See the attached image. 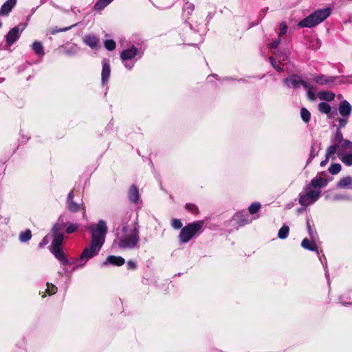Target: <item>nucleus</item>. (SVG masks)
<instances>
[{
	"instance_id": "1",
	"label": "nucleus",
	"mask_w": 352,
	"mask_h": 352,
	"mask_svg": "<svg viewBox=\"0 0 352 352\" xmlns=\"http://www.w3.org/2000/svg\"><path fill=\"white\" fill-rule=\"evenodd\" d=\"M89 230L91 232V244L83 250L79 258L83 262L82 265L99 253L105 241L107 227L105 221L100 220L97 224L91 226Z\"/></svg>"
},
{
	"instance_id": "2",
	"label": "nucleus",
	"mask_w": 352,
	"mask_h": 352,
	"mask_svg": "<svg viewBox=\"0 0 352 352\" xmlns=\"http://www.w3.org/2000/svg\"><path fill=\"white\" fill-rule=\"evenodd\" d=\"M118 245L123 249H133L139 242L138 226L134 223L132 228L122 226L120 232L118 233Z\"/></svg>"
},
{
	"instance_id": "3",
	"label": "nucleus",
	"mask_w": 352,
	"mask_h": 352,
	"mask_svg": "<svg viewBox=\"0 0 352 352\" xmlns=\"http://www.w3.org/2000/svg\"><path fill=\"white\" fill-rule=\"evenodd\" d=\"M331 13V9H319L298 23L300 28H313L324 21Z\"/></svg>"
},
{
	"instance_id": "4",
	"label": "nucleus",
	"mask_w": 352,
	"mask_h": 352,
	"mask_svg": "<svg viewBox=\"0 0 352 352\" xmlns=\"http://www.w3.org/2000/svg\"><path fill=\"white\" fill-rule=\"evenodd\" d=\"M204 224V221H196L182 228L179 235L180 242L182 243H188L200 232Z\"/></svg>"
},
{
	"instance_id": "5",
	"label": "nucleus",
	"mask_w": 352,
	"mask_h": 352,
	"mask_svg": "<svg viewBox=\"0 0 352 352\" xmlns=\"http://www.w3.org/2000/svg\"><path fill=\"white\" fill-rule=\"evenodd\" d=\"M338 157L346 166H352V142L342 140L338 145Z\"/></svg>"
},
{
	"instance_id": "6",
	"label": "nucleus",
	"mask_w": 352,
	"mask_h": 352,
	"mask_svg": "<svg viewBox=\"0 0 352 352\" xmlns=\"http://www.w3.org/2000/svg\"><path fill=\"white\" fill-rule=\"evenodd\" d=\"M321 190L312 189L311 186H306L304 191L300 193L298 197L299 204L304 207H307L315 203L320 197Z\"/></svg>"
},
{
	"instance_id": "7",
	"label": "nucleus",
	"mask_w": 352,
	"mask_h": 352,
	"mask_svg": "<svg viewBox=\"0 0 352 352\" xmlns=\"http://www.w3.org/2000/svg\"><path fill=\"white\" fill-rule=\"evenodd\" d=\"M284 84L290 88L297 89L300 86L308 87V82L302 80L298 75H292L284 80Z\"/></svg>"
},
{
	"instance_id": "8",
	"label": "nucleus",
	"mask_w": 352,
	"mask_h": 352,
	"mask_svg": "<svg viewBox=\"0 0 352 352\" xmlns=\"http://www.w3.org/2000/svg\"><path fill=\"white\" fill-rule=\"evenodd\" d=\"M60 227L58 225H56L52 228V232L54 234V239L51 245V249L61 248L63 241V234L59 232Z\"/></svg>"
},
{
	"instance_id": "9",
	"label": "nucleus",
	"mask_w": 352,
	"mask_h": 352,
	"mask_svg": "<svg viewBox=\"0 0 352 352\" xmlns=\"http://www.w3.org/2000/svg\"><path fill=\"white\" fill-rule=\"evenodd\" d=\"M22 31L23 29L20 30L18 26H15L12 28L6 36L7 45L11 46L14 42H16L19 38Z\"/></svg>"
},
{
	"instance_id": "10",
	"label": "nucleus",
	"mask_w": 352,
	"mask_h": 352,
	"mask_svg": "<svg viewBox=\"0 0 352 352\" xmlns=\"http://www.w3.org/2000/svg\"><path fill=\"white\" fill-rule=\"evenodd\" d=\"M336 77L319 74L314 76L313 80L319 85L324 86L334 83Z\"/></svg>"
},
{
	"instance_id": "11",
	"label": "nucleus",
	"mask_w": 352,
	"mask_h": 352,
	"mask_svg": "<svg viewBox=\"0 0 352 352\" xmlns=\"http://www.w3.org/2000/svg\"><path fill=\"white\" fill-rule=\"evenodd\" d=\"M327 183V180L325 178L317 176L311 179L308 186H311L312 189L320 190V188L325 187Z\"/></svg>"
},
{
	"instance_id": "12",
	"label": "nucleus",
	"mask_w": 352,
	"mask_h": 352,
	"mask_svg": "<svg viewBox=\"0 0 352 352\" xmlns=\"http://www.w3.org/2000/svg\"><path fill=\"white\" fill-rule=\"evenodd\" d=\"M338 111L343 117L348 118L352 111V107L346 100H343L340 103Z\"/></svg>"
},
{
	"instance_id": "13",
	"label": "nucleus",
	"mask_w": 352,
	"mask_h": 352,
	"mask_svg": "<svg viewBox=\"0 0 352 352\" xmlns=\"http://www.w3.org/2000/svg\"><path fill=\"white\" fill-rule=\"evenodd\" d=\"M16 3V0H7L0 9V16H8Z\"/></svg>"
},
{
	"instance_id": "14",
	"label": "nucleus",
	"mask_w": 352,
	"mask_h": 352,
	"mask_svg": "<svg viewBox=\"0 0 352 352\" xmlns=\"http://www.w3.org/2000/svg\"><path fill=\"white\" fill-rule=\"evenodd\" d=\"M138 54V49L132 47L121 52L120 58L123 62L132 60Z\"/></svg>"
},
{
	"instance_id": "15",
	"label": "nucleus",
	"mask_w": 352,
	"mask_h": 352,
	"mask_svg": "<svg viewBox=\"0 0 352 352\" xmlns=\"http://www.w3.org/2000/svg\"><path fill=\"white\" fill-rule=\"evenodd\" d=\"M125 263V260L122 256H109L106 261L103 262V265H107L108 264L121 266L124 265Z\"/></svg>"
},
{
	"instance_id": "16",
	"label": "nucleus",
	"mask_w": 352,
	"mask_h": 352,
	"mask_svg": "<svg viewBox=\"0 0 352 352\" xmlns=\"http://www.w3.org/2000/svg\"><path fill=\"white\" fill-rule=\"evenodd\" d=\"M50 250L54 256L60 261L63 265H66L69 264V261L67 259L62 248H54Z\"/></svg>"
},
{
	"instance_id": "17",
	"label": "nucleus",
	"mask_w": 352,
	"mask_h": 352,
	"mask_svg": "<svg viewBox=\"0 0 352 352\" xmlns=\"http://www.w3.org/2000/svg\"><path fill=\"white\" fill-rule=\"evenodd\" d=\"M84 43L92 49H97L99 47V41L98 38L94 34L85 35L83 38Z\"/></svg>"
},
{
	"instance_id": "18",
	"label": "nucleus",
	"mask_w": 352,
	"mask_h": 352,
	"mask_svg": "<svg viewBox=\"0 0 352 352\" xmlns=\"http://www.w3.org/2000/svg\"><path fill=\"white\" fill-rule=\"evenodd\" d=\"M111 69H110V65L109 63L106 61L103 60L102 62V85H105L107 82L108 81V79L110 76Z\"/></svg>"
},
{
	"instance_id": "19",
	"label": "nucleus",
	"mask_w": 352,
	"mask_h": 352,
	"mask_svg": "<svg viewBox=\"0 0 352 352\" xmlns=\"http://www.w3.org/2000/svg\"><path fill=\"white\" fill-rule=\"evenodd\" d=\"M194 10L195 6L193 3L188 1L185 2L182 8V16L186 21L189 19Z\"/></svg>"
},
{
	"instance_id": "20",
	"label": "nucleus",
	"mask_w": 352,
	"mask_h": 352,
	"mask_svg": "<svg viewBox=\"0 0 352 352\" xmlns=\"http://www.w3.org/2000/svg\"><path fill=\"white\" fill-rule=\"evenodd\" d=\"M128 197L130 201L135 204L138 203L140 198V195L138 189L135 185H133L130 187L128 192Z\"/></svg>"
},
{
	"instance_id": "21",
	"label": "nucleus",
	"mask_w": 352,
	"mask_h": 352,
	"mask_svg": "<svg viewBox=\"0 0 352 352\" xmlns=\"http://www.w3.org/2000/svg\"><path fill=\"white\" fill-rule=\"evenodd\" d=\"M320 150V144L317 141H313L311 147V151L309 157L307 161V164L311 162V160L318 155L319 151Z\"/></svg>"
},
{
	"instance_id": "22",
	"label": "nucleus",
	"mask_w": 352,
	"mask_h": 352,
	"mask_svg": "<svg viewBox=\"0 0 352 352\" xmlns=\"http://www.w3.org/2000/svg\"><path fill=\"white\" fill-rule=\"evenodd\" d=\"M74 192L71 191L67 196V207L72 212H77L79 210V205L73 201Z\"/></svg>"
},
{
	"instance_id": "23",
	"label": "nucleus",
	"mask_w": 352,
	"mask_h": 352,
	"mask_svg": "<svg viewBox=\"0 0 352 352\" xmlns=\"http://www.w3.org/2000/svg\"><path fill=\"white\" fill-rule=\"evenodd\" d=\"M312 242H310L309 239L307 238L304 239L301 242V246L306 250H309L310 251H315L318 254V250L316 245L314 242V241H311Z\"/></svg>"
},
{
	"instance_id": "24",
	"label": "nucleus",
	"mask_w": 352,
	"mask_h": 352,
	"mask_svg": "<svg viewBox=\"0 0 352 352\" xmlns=\"http://www.w3.org/2000/svg\"><path fill=\"white\" fill-rule=\"evenodd\" d=\"M318 98L324 101H332L335 98V94L331 91H322L317 94Z\"/></svg>"
},
{
	"instance_id": "25",
	"label": "nucleus",
	"mask_w": 352,
	"mask_h": 352,
	"mask_svg": "<svg viewBox=\"0 0 352 352\" xmlns=\"http://www.w3.org/2000/svg\"><path fill=\"white\" fill-rule=\"evenodd\" d=\"M32 49L37 56H44L43 46L40 41H34L32 45Z\"/></svg>"
},
{
	"instance_id": "26",
	"label": "nucleus",
	"mask_w": 352,
	"mask_h": 352,
	"mask_svg": "<svg viewBox=\"0 0 352 352\" xmlns=\"http://www.w3.org/2000/svg\"><path fill=\"white\" fill-rule=\"evenodd\" d=\"M338 186L342 188H352V177L349 176L343 177L339 181Z\"/></svg>"
},
{
	"instance_id": "27",
	"label": "nucleus",
	"mask_w": 352,
	"mask_h": 352,
	"mask_svg": "<svg viewBox=\"0 0 352 352\" xmlns=\"http://www.w3.org/2000/svg\"><path fill=\"white\" fill-rule=\"evenodd\" d=\"M318 110L320 113L327 114L329 118H331L330 113L331 107L328 103L324 102H321L320 103H319Z\"/></svg>"
},
{
	"instance_id": "28",
	"label": "nucleus",
	"mask_w": 352,
	"mask_h": 352,
	"mask_svg": "<svg viewBox=\"0 0 352 352\" xmlns=\"http://www.w3.org/2000/svg\"><path fill=\"white\" fill-rule=\"evenodd\" d=\"M308 87H304L307 90V96L309 100L314 101L316 99V95L314 91V87L308 82Z\"/></svg>"
},
{
	"instance_id": "29",
	"label": "nucleus",
	"mask_w": 352,
	"mask_h": 352,
	"mask_svg": "<svg viewBox=\"0 0 352 352\" xmlns=\"http://www.w3.org/2000/svg\"><path fill=\"white\" fill-rule=\"evenodd\" d=\"M113 0H98L94 6L96 10H102Z\"/></svg>"
},
{
	"instance_id": "30",
	"label": "nucleus",
	"mask_w": 352,
	"mask_h": 352,
	"mask_svg": "<svg viewBox=\"0 0 352 352\" xmlns=\"http://www.w3.org/2000/svg\"><path fill=\"white\" fill-rule=\"evenodd\" d=\"M289 231V228L287 226H286V225L283 226L278 231V238H280L281 239H286L288 236Z\"/></svg>"
},
{
	"instance_id": "31",
	"label": "nucleus",
	"mask_w": 352,
	"mask_h": 352,
	"mask_svg": "<svg viewBox=\"0 0 352 352\" xmlns=\"http://www.w3.org/2000/svg\"><path fill=\"white\" fill-rule=\"evenodd\" d=\"M31 237L32 233L30 230H26L25 232H21L19 234V240L23 243L28 241Z\"/></svg>"
},
{
	"instance_id": "32",
	"label": "nucleus",
	"mask_w": 352,
	"mask_h": 352,
	"mask_svg": "<svg viewBox=\"0 0 352 352\" xmlns=\"http://www.w3.org/2000/svg\"><path fill=\"white\" fill-rule=\"evenodd\" d=\"M300 116H301L302 120L305 122H308L311 118V114H310L309 111L305 107L301 108Z\"/></svg>"
},
{
	"instance_id": "33",
	"label": "nucleus",
	"mask_w": 352,
	"mask_h": 352,
	"mask_svg": "<svg viewBox=\"0 0 352 352\" xmlns=\"http://www.w3.org/2000/svg\"><path fill=\"white\" fill-rule=\"evenodd\" d=\"M341 170V165L338 163L333 164L329 168V171L332 175H336Z\"/></svg>"
},
{
	"instance_id": "34",
	"label": "nucleus",
	"mask_w": 352,
	"mask_h": 352,
	"mask_svg": "<svg viewBox=\"0 0 352 352\" xmlns=\"http://www.w3.org/2000/svg\"><path fill=\"white\" fill-rule=\"evenodd\" d=\"M261 206V204L258 202L252 204L248 208L249 212L252 214L256 213L260 210Z\"/></svg>"
},
{
	"instance_id": "35",
	"label": "nucleus",
	"mask_w": 352,
	"mask_h": 352,
	"mask_svg": "<svg viewBox=\"0 0 352 352\" xmlns=\"http://www.w3.org/2000/svg\"><path fill=\"white\" fill-rule=\"evenodd\" d=\"M336 153H338V146L331 145L327 147L325 155L330 157L331 156L333 155Z\"/></svg>"
},
{
	"instance_id": "36",
	"label": "nucleus",
	"mask_w": 352,
	"mask_h": 352,
	"mask_svg": "<svg viewBox=\"0 0 352 352\" xmlns=\"http://www.w3.org/2000/svg\"><path fill=\"white\" fill-rule=\"evenodd\" d=\"M307 227L308 232H309V234L310 236L311 241H314L317 237V233L315 230H313L311 229V225H310V223L309 221H307Z\"/></svg>"
},
{
	"instance_id": "37",
	"label": "nucleus",
	"mask_w": 352,
	"mask_h": 352,
	"mask_svg": "<svg viewBox=\"0 0 352 352\" xmlns=\"http://www.w3.org/2000/svg\"><path fill=\"white\" fill-rule=\"evenodd\" d=\"M104 44L105 48L109 51L113 50L116 47V43L113 40H106Z\"/></svg>"
},
{
	"instance_id": "38",
	"label": "nucleus",
	"mask_w": 352,
	"mask_h": 352,
	"mask_svg": "<svg viewBox=\"0 0 352 352\" xmlns=\"http://www.w3.org/2000/svg\"><path fill=\"white\" fill-rule=\"evenodd\" d=\"M186 210L193 214H197L199 212L197 206L192 204H186L185 206Z\"/></svg>"
},
{
	"instance_id": "39",
	"label": "nucleus",
	"mask_w": 352,
	"mask_h": 352,
	"mask_svg": "<svg viewBox=\"0 0 352 352\" xmlns=\"http://www.w3.org/2000/svg\"><path fill=\"white\" fill-rule=\"evenodd\" d=\"M171 225H172L173 228L176 230L182 228V226H183L181 220L179 219H173L172 220Z\"/></svg>"
},
{
	"instance_id": "40",
	"label": "nucleus",
	"mask_w": 352,
	"mask_h": 352,
	"mask_svg": "<svg viewBox=\"0 0 352 352\" xmlns=\"http://www.w3.org/2000/svg\"><path fill=\"white\" fill-rule=\"evenodd\" d=\"M78 223H73L68 226V227L66 229V232L68 234H72L78 228Z\"/></svg>"
},
{
	"instance_id": "41",
	"label": "nucleus",
	"mask_w": 352,
	"mask_h": 352,
	"mask_svg": "<svg viewBox=\"0 0 352 352\" xmlns=\"http://www.w3.org/2000/svg\"><path fill=\"white\" fill-rule=\"evenodd\" d=\"M57 288L55 285L47 284V288L46 289V292L48 293L49 295L55 294Z\"/></svg>"
},
{
	"instance_id": "42",
	"label": "nucleus",
	"mask_w": 352,
	"mask_h": 352,
	"mask_svg": "<svg viewBox=\"0 0 352 352\" xmlns=\"http://www.w3.org/2000/svg\"><path fill=\"white\" fill-rule=\"evenodd\" d=\"M287 25L283 22L280 25V35L282 36L285 34L287 32Z\"/></svg>"
},
{
	"instance_id": "43",
	"label": "nucleus",
	"mask_w": 352,
	"mask_h": 352,
	"mask_svg": "<svg viewBox=\"0 0 352 352\" xmlns=\"http://www.w3.org/2000/svg\"><path fill=\"white\" fill-rule=\"evenodd\" d=\"M126 266L128 270H133L136 268L137 265L134 261L130 260L127 262Z\"/></svg>"
},
{
	"instance_id": "44",
	"label": "nucleus",
	"mask_w": 352,
	"mask_h": 352,
	"mask_svg": "<svg viewBox=\"0 0 352 352\" xmlns=\"http://www.w3.org/2000/svg\"><path fill=\"white\" fill-rule=\"evenodd\" d=\"M347 119L348 118L344 117L342 118H339L338 122H339V126L340 128L344 127L347 123Z\"/></svg>"
},
{
	"instance_id": "45",
	"label": "nucleus",
	"mask_w": 352,
	"mask_h": 352,
	"mask_svg": "<svg viewBox=\"0 0 352 352\" xmlns=\"http://www.w3.org/2000/svg\"><path fill=\"white\" fill-rule=\"evenodd\" d=\"M49 243V237L48 236H45L42 241L39 243V248H42Z\"/></svg>"
},
{
	"instance_id": "46",
	"label": "nucleus",
	"mask_w": 352,
	"mask_h": 352,
	"mask_svg": "<svg viewBox=\"0 0 352 352\" xmlns=\"http://www.w3.org/2000/svg\"><path fill=\"white\" fill-rule=\"evenodd\" d=\"M75 25H76V24H75V25H71V26H69V27H67V28H63V29H59V30L56 29V30H54L52 31V33H53V34H55V33H57V32H65V31H67V30H70L72 28L74 27Z\"/></svg>"
},
{
	"instance_id": "47",
	"label": "nucleus",
	"mask_w": 352,
	"mask_h": 352,
	"mask_svg": "<svg viewBox=\"0 0 352 352\" xmlns=\"http://www.w3.org/2000/svg\"><path fill=\"white\" fill-rule=\"evenodd\" d=\"M236 218H237V221H239V223L241 226H243V225L249 223V221L246 219H240L239 214L236 215Z\"/></svg>"
},
{
	"instance_id": "48",
	"label": "nucleus",
	"mask_w": 352,
	"mask_h": 352,
	"mask_svg": "<svg viewBox=\"0 0 352 352\" xmlns=\"http://www.w3.org/2000/svg\"><path fill=\"white\" fill-rule=\"evenodd\" d=\"M329 158L330 157L325 155V159L320 162V166L324 167V166H326V164L328 163L329 160Z\"/></svg>"
},
{
	"instance_id": "49",
	"label": "nucleus",
	"mask_w": 352,
	"mask_h": 352,
	"mask_svg": "<svg viewBox=\"0 0 352 352\" xmlns=\"http://www.w3.org/2000/svg\"><path fill=\"white\" fill-rule=\"evenodd\" d=\"M269 60H270L272 67L275 69V67L278 66V65L276 64V62L274 60V58L272 56H270V57H269Z\"/></svg>"
},
{
	"instance_id": "50",
	"label": "nucleus",
	"mask_w": 352,
	"mask_h": 352,
	"mask_svg": "<svg viewBox=\"0 0 352 352\" xmlns=\"http://www.w3.org/2000/svg\"><path fill=\"white\" fill-rule=\"evenodd\" d=\"M279 43H280V39L270 43V47L272 48H276L279 45Z\"/></svg>"
},
{
	"instance_id": "51",
	"label": "nucleus",
	"mask_w": 352,
	"mask_h": 352,
	"mask_svg": "<svg viewBox=\"0 0 352 352\" xmlns=\"http://www.w3.org/2000/svg\"><path fill=\"white\" fill-rule=\"evenodd\" d=\"M124 66L126 67V68L129 69H131L133 67V64H129L127 63H124Z\"/></svg>"
},
{
	"instance_id": "52",
	"label": "nucleus",
	"mask_w": 352,
	"mask_h": 352,
	"mask_svg": "<svg viewBox=\"0 0 352 352\" xmlns=\"http://www.w3.org/2000/svg\"><path fill=\"white\" fill-rule=\"evenodd\" d=\"M275 69H276L277 72H283V69L280 66H279V65H278V66L275 67Z\"/></svg>"
},
{
	"instance_id": "53",
	"label": "nucleus",
	"mask_w": 352,
	"mask_h": 352,
	"mask_svg": "<svg viewBox=\"0 0 352 352\" xmlns=\"http://www.w3.org/2000/svg\"><path fill=\"white\" fill-rule=\"evenodd\" d=\"M284 60H285V58H283V59H281V60H280V59L279 60V61H280V62H283Z\"/></svg>"
},
{
	"instance_id": "54",
	"label": "nucleus",
	"mask_w": 352,
	"mask_h": 352,
	"mask_svg": "<svg viewBox=\"0 0 352 352\" xmlns=\"http://www.w3.org/2000/svg\"><path fill=\"white\" fill-rule=\"evenodd\" d=\"M325 275H326V276H327V277H328V276H329V274H328V272H326Z\"/></svg>"
},
{
	"instance_id": "55",
	"label": "nucleus",
	"mask_w": 352,
	"mask_h": 352,
	"mask_svg": "<svg viewBox=\"0 0 352 352\" xmlns=\"http://www.w3.org/2000/svg\"><path fill=\"white\" fill-rule=\"evenodd\" d=\"M1 25H2V24H1V23L0 22V28L1 27Z\"/></svg>"
}]
</instances>
